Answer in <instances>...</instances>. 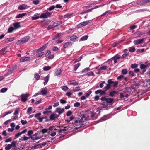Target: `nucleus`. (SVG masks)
<instances>
[{"label": "nucleus", "instance_id": "nucleus-1", "mask_svg": "<svg viewBox=\"0 0 150 150\" xmlns=\"http://www.w3.org/2000/svg\"><path fill=\"white\" fill-rule=\"evenodd\" d=\"M101 101L100 104L103 106L104 108H106L108 105H112L114 103V99L110 97L102 96L100 98Z\"/></svg>", "mask_w": 150, "mask_h": 150}, {"label": "nucleus", "instance_id": "nucleus-2", "mask_svg": "<svg viewBox=\"0 0 150 150\" xmlns=\"http://www.w3.org/2000/svg\"><path fill=\"white\" fill-rule=\"evenodd\" d=\"M30 38L29 36H25L21 39L20 40H18L16 42V44L17 45L21 44H24L26 42H28Z\"/></svg>", "mask_w": 150, "mask_h": 150}, {"label": "nucleus", "instance_id": "nucleus-3", "mask_svg": "<svg viewBox=\"0 0 150 150\" xmlns=\"http://www.w3.org/2000/svg\"><path fill=\"white\" fill-rule=\"evenodd\" d=\"M30 95L28 93L23 94L21 95V100L22 102H26L28 100V98Z\"/></svg>", "mask_w": 150, "mask_h": 150}, {"label": "nucleus", "instance_id": "nucleus-4", "mask_svg": "<svg viewBox=\"0 0 150 150\" xmlns=\"http://www.w3.org/2000/svg\"><path fill=\"white\" fill-rule=\"evenodd\" d=\"M103 90H98L95 91V93L96 94H100L101 95H103L106 93L105 91L108 90L106 89H104V87L103 89Z\"/></svg>", "mask_w": 150, "mask_h": 150}, {"label": "nucleus", "instance_id": "nucleus-5", "mask_svg": "<svg viewBox=\"0 0 150 150\" xmlns=\"http://www.w3.org/2000/svg\"><path fill=\"white\" fill-rule=\"evenodd\" d=\"M90 22V21H88L81 23L76 26V28H79L83 26H86Z\"/></svg>", "mask_w": 150, "mask_h": 150}, {"label": "nucleus", "instance_id": "nucleus-6", "mask_svg": "<svg viewBox=\"0 0 150 150\" xmlns=\"http://www.w3.org/2000/svg\"><path fill=\"white\" fill-rule=\"evenodd\" d=\"M107 82L108 84L104 87V89H106V90H108L111 87L110 85L113 84V83H114V81L111 79L108 80Z\"/></svg>", "mask_w": 150, "mask_h": 150}, {"label": "nucleus", "instance_id": "nucleus-7", "mask_svg": "<svg viewBox=\"0 0 150 150\" xmlns=\"http://www.w3.org/2000/svg\"><path fill=\"white\" fill-rule=\"evenodd\" d=\"M73 43L71 42H66L64 45L63 47L64 48H70L72 46Z\"/></svg>", "mask_w": 150, "mask_h": 150}, {"label": "nucleus", "instance_id": "nucleus-8", "mask_svg": "<svg viewBox=\"0 0 150 150\" xmlns=\"http://www.w3.org/2000/svg\"><path fill=\"white\" fill-rule=\"evenodd\" d=\"M47 45V44H45L42 47L40 48L37 50L36 51V53L40 52L44 50V49L46 48Z\"/></svg>", "mask_w": 150, "mask_h": 150}, {"label": "nucleus", "instance_id": "nucleus-9", "mask_svg": "<svg viewBox=\"0 0 150 150\" xmlns=\"http://www.w3.org/2000/svg\"><path fill=\"white\" fill-rule=\"evenodd\" d=\"M40 93V95H45L47 93V89L46 87H45L44 88H42Z\"/></svg>", "mask_w": 150, "mask_h": 150}, {"label": "nucleus", "instance_id": "nucleus-10", "mask_svg": "<svg viewBox=\"0 0 150 150\" xmlns=\"http://www.w3.org/2000/svg\"><path fill=\"white\" fill-rule=\"evenodd\" d=\"M144 38L137 39L134 40L133 42L135 45H138L142 43L144 41Z\"/></svg>", "mask_w": 150, "mask_h": 150}, {"label": "nucleus", "instance_id": "nucleus-11", "mask_svg": "<svg viewBox=\"0 0 150 150\" xmlns=\"http://www.w3.org/2000/svg\"><path fill=\"white\" fill-rule=\"evenodd\" d=\"M55 111L59 115H60L63 113L64 111V108L61 109L60 107H58L56 108Z\"/></svg>", "mask_w": 150, "mask_h": 150}, {"label": "nucleus", "instance_id": "nucleus-12", "mask_svg": "<svg viewBox=\"0 0 150 150\" xmlns=\"http://www.w3.org/2000/svg\"><path fill=\"white\" fill-rule=\"evenodd\" d=\"M28 8V6L26 4H23L20 5L18 6V9L20 10H23L25 9Z\"/></svg>", "mask_w": 150, "mask_h": 150}, {"label": "nucleus", "instance_id": "nucleus-13", "mask_svg": "<svg viewBox=\"0 0 150 150\" xmlns=\"http://www.w3.org/2000/svg\"><path fill=\"white\" fill-rule=\"evenodd\" d=\"M30 59V58L29 57H23L20 59V62H27V61H29Z\"/></svg>", "mask_w": 150, "mask_h": 150}, {"label": "nucleus", "instance_id": "nucleus-14", "mask_svg": "<svg viewBox=\"0 0 150 150\" xmlns=\"http://www.w3.org/2000/svg\"><path fill=\"white\" fill-rule=\"evenodd\" d=\"M7 47H4L0 50V52L1 55H3L5 54L8 51L6 50Z\"/></svg>", "mask_w": 150, "mask_h": 150}, {"label": "nucleus", "instance_id": "nucleus-15", "mask_svg": "<svg viewBox=\"0 0 150 150\" xmlns=\"http://www.w3.org/2000/svg\"><path fill=\"white\" fill-rule=\"evenodd\" d=\"M13 26L15 29H17L20 28L21 26L20 25V22H16L13 24Z\"/></svg>", "mask_w": 150, "mask_h": 150}, {"label": "nucleus", "instance_id": "nucleus-16", "mask_svg": "<svg viewBox=\"0 0 150 150\" xmlns=\"http://www.w3.org/2000/svg\"><path fill=\"white\" fill-rule=\"evenodd\" d=\"M33 140H37L41 138V137L37 136L35 134L32 135L30 137Z\"/></svg>", "mask_w": 150, "mask_h": 150}, {"label": "nucleus", "instance_id": "nucleus-17", "mask_svg": "<svg viewBox=\"0 0 150 150\" xmlns=\"http://www.w3.org/2000/svg\"><path fill=\"white\" fill-rule=\"evenodd\" d=\"M14 40V37L9 38H6L5 40V42L6 43H8Z\"/></svg>", "mask_w": 150, "mask_h": 150}, {"label": "nucleus", "instance_id": "nucleus-18", "mask_svg": "<svg viewBox=\"0 0 150 150\" xmlns=\"http://www.w3.org/2000/svg\"><path fill=\"white\" fill-rule=\"evenodd\" d=\"M61 70L60 69H58L55 71L54 74L55 76H59L61 75Z\"/></svg>", "mask_w": 150, "mask_h": 150}, {"label": "nucleus", "instance_id": "nucleus-19", "mask_svg": "<svg viewBox=\"0 0 150 150\" xmlns=\"http://www.w3.org/2000/svg\"><path fill=\"white\" fill-rule=\"evenodd\" d=\"M26 15V13H22L21 14H19L16 15V18H20L22 17L25 16Z\"/></svg>", "mask_w": 150, "mask_h": 150}, {"label": "nucleus", "instance_id": "nucleus-20", "mask_svg": "<svg viewBox=\"0 0 150 150\" xmlns=\"http://www.w3.org/2000/svg\"><path fill=\"white\" fill-rule=\"evenodd\" d=\"M78 38L76 35H73L70 38V40L72 41H74L76 40Z\"/></svg>", "mask_w": 150, "mask_h": 150}, {"label": "nucleus", "instance_id": "nucleus-21", "mask_svg": "<svg viewBox=\"0 0 150 150\" xmlns=\"http://www.w3.org/2000/svg\"><path fill=\"white\" fill-rule=\"evenodd\" d=\"M62 23V22L61 21H58L55 22L53 23V24L54 25V27H57Z\"/></svg>", "mask_w": 150, "mask_h": 150}, {"label": "nucleus", "instance_id": "nucleus-22", "mask_svg": "<svg viewBox=\"0 0 150 150\" xmlns=\"http://www.w3.org/2000/svg\"><path fill=\"white\" fill-rule=\"evenodd\" d=\"M88 37V36L87 35H85L82 37L80 39V41H85L87 39Z\"/></svg>", "mask_w": 150, "mask_h": 150}, {"label": "nucleus", "instance_id": "nucleus-23", "mask_svg": "<svg viewBox=\"0 0 150 150\" xmlns=\"http://www.w3.org/2000/svg\"><path fill=\"white\" fill-rule=\"evenodd\" d=\"M49 76H47L44 79V80L45 81V82H44V85L46 84L47 83V82L49 80Z\"/></svg>", "mask_w": 150, "mask_h": 150}, {"label": "nucleus", "instance_id": "nucleus-24", "mask_svg": "<svg viewBox=\"0 0 150 150\" xmlns=\"http://www.w3.org/2000/svg\"><path fill=\"white\" fill-rule=\"evenodd\" d=\"M147 68V67H146V66H145V65L143 64H140V68L141 69H146Z\"/></svg>", "mask_w": 150, "mask_h": 150}, {"label": "nucleus", "instance_id": "nucleus-25", "mask_svg": "<svg viewBox=\"0 0 150 150\" xmlns=\"http://www.w3.org/2000/svg\"><path fill=\"white\" fill-rule=\"evenodd\" d=\"M120 57L119 56H114L113 57V59L115 63H116L117 62V60L120 59Z\"/></svg>", "mask_w": 150, "mask_h": 150}, {"label": "nucleus", "instance_id": "nucleus-26", "mask_svg": "<svg viewBox=\"0 0 150 150\" xmlns=\"http://www.w3.org/2000/svg\"><path fill=\"white\" fill-rule=\"evenodd\" d=\"M17 66L16 65H15L14 67L13 68H12V70H10L8 72V74H10L13 71V70H15L17 68Z\"/></svg>", "mask_w": 150, "mask_h": 150}, {"label": "nucleus", "instance_id": "nucleus-27", "mask_svg": "<svg viewBox=\"0 0 150 150\" xmlns=\"http://www.w3.org/2000/svg\"><path fill=\"white\" fill-rule=\"evenodd\" d=\"M129 51L130 52H133L135 51V48L134 47H132L129 49Z\"/></svg>", "mask_w": 150, "mask_h": 150}, {"label": "nucleus", "instance_id": "nucleus-28", "mask_svg": "<svg viewBox=\"0 0 150 150\" xmlns=\"http://www.w3.org/2000/svg\"><path fill=\"white\" fill-rule=\"evenodd\" d=\"M138 66V64H132L130 66L131 67L132 69L136 68Z\"/></svg>", "mask_w": 150, "mask_h": 150}, {"label": "nucleus", "instance_id": "nucleus-29", "mask_svg": "<svg viewBox=\"0 0 150 150\" xmlns=\"http://www.w3.org/2000/svg\"><path fill=\"white\" fill-rule=\"evenodd\" d=\"M38 53L37 54L36 56L37 57H40L42 56L44 54V52H41Z\"/></svg>", "mask_w": 150, "mask_h": 150}, {"label": "nucleus", "instance_id": "nucleus-30", "mask_svg": "<svg viewBox=\"0 0 150 150\" xmlns=\"http://www.w3.org/2000/svg\"><path fill=\"white\" fill-rule=\"evenodd\" d=\"M40 18H47L46 14L45 13H42L40 16Z\"/></svg>", "mask_w": 150, "mask_h": 150}, {"label": "nucleus", "instance_id": "nucleus-31", "mask_svg": "<svg viewBox=\"0 0 150 150\" xmlns=\"http://www.w3.org/2000/svg\"><path fill=\"white\" fill-rule=\"evenodd\" d=\"M51 67L49 66H47L44 67L43 68V69L44 71H47L51 69Z\"/></svg>", "mask_w": 150, "mask_h": 150}, {"label": "nucleus", "instance_id": "nucleus-32", "mask_svg": "<svg viewBox=\"0 0 150 150\" xmlns=\"http://www.w3.org/2000/svg\"><path fill=\"white\" fill-rule=\"evenodd\" d=\"M33 131L32 130H30L28 132L27 135L30 136L29 138H30L31 137L32 134L33 133Z\"/></svg>", "mask_w": 150, "mask_h": 150}, {"label": "nucleus", "instance_id": "nucleus-33", "mask_svg": "<svg viewBox=\"0 0 150 150\" xmlns=\"http://www.w3.org/2000/svg\"><path fill=\"white\" fill-rule=\"evenodd\" d=\"M50 119L51 120H54L55 118V115H54V114H52L50 116Z\"/></svg>", "mask_w": 150, "mask_h": 150}, {"label": "nucleus", "instance_id": "nucleus-34", "mask_svg": "<svg viewBox=\"0 0 150 150\" xmlns=\"http://www.w3.org/2000/svg\"><path fill=\"white\" fill-rule=\"evenodd\" d=\"M34 77L36 79L38 80L40 79V76L38 73H36L34 75Z\"/></svg>", "mask_w": 150, "mask_h": 150}, {"label": "nucleus", "instance_id": "nucleus-35", "mask_svg": "<svg viewBox=\"0 0 150 150\" xmlns=\"http://www.w3.org/2000/svg\"><path fill=\"white\" fill-rule=\"evenodd\" d=\"M80 63H78L77 64H75L74 65V70L75 71H76L77 70L78 68L80 66Z\"/></svg>", "mask_w": 150, "mask_h": 150}, {"label": "nucleus", "instance_id": "nucleus-36", "mask_svg": "<svg viewBox=\"0 0 150 150\" xmlns=\"http://www.w3.org/2000/svg\"><path fill=\"white\" fill-rule=\"evenodd\" d=\"M61 89L64 91H66L69 88L68 87L65 86H63L61 87Z\"/></svg>", "mask_w": 150, "mask_h": 150}, {"label": "nucleus", "instance_id": "nucleus-37", "mask_svg": "<svg viewBox=\"0 0 150 150\" xmlns=\"http://www.w3.org/2000/svg\"><path fill=\"white\" fill-rule=\"evenodd\" d=\"M90 70V69L89 68H86L83 69L82 71V72L83 73H84L88 71H89Z\"/></svg>", "mask_w": 150, "mask_h": 150}, {"label": "nucleus", "instance_id": "nucleus-38", "mask_svg": "<svg viewBox=\"0 0 150 150\" xmlns=\"http://www.w3.org/2000/svg\"><path fill=\"white\" fill-rule=\"evenodd\" d=\"M84 122L83 121L80 120H77L75 121L74 123L76 124H80L81 123H83Z\"/></svg>", "mask_w": 150, "mask_h": 150}, {"label": "nucleus", "instance_id": "nucleus-39", "mask_svg": "<svg viewBox=\"0 0 150 150\" xmlns=\"http://www.w3.org/2000/svg\"><path fill=\"white\" fill-rule=\"evenodd\" d=\"M141 2L143 4H145L150 2V0H142Z\"/></svg>", "mask_w": 150, "mask_h": 150}, {"label": "nucleus", "instance_id": "nucleus-40", "mask_svg": "<svg viewBox=\"0 0 150 150\" xmlns=\"http://www.w3.org/2000/svg\"><path fill=\"white\" fill-rule=\"evenodd\" d=\"M127 73V69H123L122 70V73L123 74H126Z\"/></svg>", "mask_w": 150, "mask_h": 150}, {"label": "nucleus", "instance_id": "nucleus-41", "mask_svg": "<svg viewBox=\"0 0 150 150\" xmlns=\"http://www.w3.org/2000/svg\"><path fill=\"white\" fill-rule=\"evenodd\" d=\"M7 90V88H3L0 90V92L2 93H4Z\"/></svg>", "mask_w": 150, "mask_h": 150}, {"label": "nucleus", "instance_id": "nucleus-42", "mask_svg": "<svg viewBox=\"0 0 150 150\" xmlns=\"http://www.w3.org/2000/svg\"><path fill=\"white\" fill-rule=\"evenodd\" d=\"M51 53V52L50 50H47L46 51V53L45 54V57H47Z\"/></svg>", "mask_w": 150, "mask_h": 150}, {"label": "nucleus", "instance_id": "nucleus-43", "mask_svg": "<svg viewBox=\"0 0 150 150\" xmlns=\"http://www.w3.org/2000/svg\"><path fill=\"white\" fill-rule=\"evenodd\" d=\"M11 148V146L10 144H8L7 146L5 147L6 150H9Z\"/></svg>", "mask_w": 150, "mask_h": 150}, {"label": "nucleus", "instance_id": "nucleus-44", "mask_svg": "<svg viewBox=\"0 0 150 150\" xmlns=\"http://www.w3.org/2000/svg\"><path fill=\"white\" fill-rule=\"evenodd\" d=\"M14 30V28L13 27H11L9 28L8 29V33L12 32Z\"/></svg>", "mask_w": 150, "mask_h": 150}, {"label": "nucleus", "instance_id": "nucleus-45", "mask_svg": "<svg viewBox=\"0 0 150 150\" xmlns=\"http://www.w3.org/2000/svg\"><path fill=\"white\" fill-rule=\"evenodd\" d=\"M72 114V112L71 111H69L67 112L66 115L67 116H70Z\"/></svg>", "mask_w": 150, "mask_h": 150}, {"label": "nucleus", "instance_id": "nucleus-46", "mask_svg": "<svg viewBox=\"0 0 150 150\" xmlns=\"http://www.w3.org/2000/svg\"><path fill=\"white\" fill-rule=\"evenodd\" d=\"M53 129L56 130H57L56 129H54V127L53 126L50 127H49L48 129L49 130V132H50L51 131H52L53 130Z\"/></svg>", "mask_w": 150, "mask_h": 150}, {"label": "nucleus", "instance_id": "nucleus-47", "mask_svg": "<svg viewBox=\"0 0 150 150\" xmlns=\"http://www.w3.org/2000/svg\"><path fill=\"white\" fill-rule=\"evenodd\" d=\"M86 75L88 76H92L94 75V73L92 71H90L88 72L86 74Z\"/></svg>", "mask_w": 150, "mask_h": 150}, {"label": "nucleus", "instance_id": "nucleus-48", "mask_svg": "<svg viewBox=\"0 0 150 150\" xmlns=\"http://www.w3.org/2000/svg\"><path fill=\"white\" fill-rule=\"evenodd\" d=\"M16 142L14 141L12 142L11 143V144H11V147H16Z\"/></svg>", "mask_w": 150, "mask_h": 150}, {"label": "nucleus", "instance_id": "nucleus-49", "mask_svg": "<svg viewBox=\"0 0 150 150\" xmlns=\"http://www.w3.org/2000/svg\"><path fill=\"white\" fill-rule=\"evenodd\" d=\"M80 105V103L79 102H76L74 103V106L75 107H78Z\"/></svg>", "mask_w": 150, "mask_h": 150}, {"label": "nucleus", "instance_id": "nucleus-50", "mask_svg": "<svg viewBox=\"0 0 150 150\" xmlns=\"http://www.w3.org/2000/svg\"><path fill=\"white\" fill-rule=\"evenodd\" d=\"M55 7L53 5L50 7L48 8V10L49 11H52L54 9Z\"/></svg>", "mask_w": 150, "mask_h": 150}, {"label": "nucleus", "instance_id": "nucleus-51", "mask_svg": "<svg viewBox=\"0 0 150 150\" xmlns=\"http://www.w3.org/2000/svg\"><path fill=\"white\" fill-rule=\"evenodd\" d=\"M122 42V41H120V42H114L112 44V45L113 47H115L117 45V44H118V43H119L120 42Z\"/></svg>", "mask_w": 150, "mask_h": 150}, {"label": "nucleus", "instance_id": "nucleus-52", "mask_svg": "<svg viewBox=\"0 0 150 150\" xmlns=\"http://www.w3.org/2000/svg\"><path fill=\"white\" fill-rule=\"evenodd\" d=\"M39 0H36L33 1V2L34 4L37 5L39 3Z\"/></svg>", "mask_w": 150, "mask_h": 150}, {"label": "nucleus", "instance_id": "nucleus-53", "mask_svg": "<svg viewBox=\"0 0 150 150\" xmlns=\"http://www.w3.org/2000/svg\"><path fill=\"white\" fill-rule=\"evenodd\" d=\"M107 66H102L100 68V70H105L107 68Z\"/></svg>", "mask_w": 150, "mask_h": 150}, {"label": "nucleus", "instance_id": "nucleus-54", "mask_svg": "<svg viewBox=\"0 0 150 150\" xmlns=\"http://www.w3.org/2000/svg\"><path fill=\"white\" fill-rule=\"evenodd\" d=\"M32 110V108L31 107H29L27 110V112L28 114L30 113V112Z\"/></svg>", "mask_w": 150, "mask_h": 150}, {"label": "nucleus", "instance_id": "nucleus-55", "mask_svg": "<svg viewBox=\"0 0 150 150\" xmlns=\"http://www.w3.org/2000/svg\"><path fill=\"white\" fill-rule=\"evenodd\" d=\"M12 111H8V112H6L4 114V115L3 116V117H4L6 115H7L8 114L11 113H12Z\"/></svg>", "mask_w": 150, "mask_h": 150}, {"label": "nucleus", "instance_id": "nucleus-56", "mask_svg": "<svg viewBox=\"0 0 150 150\" xmlns=\"http://www.w3.org/2000/svg\"><path fill=\"white\" fill-rule=\"evenodd\" d=\"M129 74L132 76H133L134 75V72L130 71L129 72Z\"/></svg>", "mask_w": 150, "mask_h": 150}, {"label": "nucleus", "instance_id": "nucleus-57", "mask_svg": "<svg viewBox=\"0 0 150 150\" xmlns=\"http://www.w3.org/2000/svg\"><path fill=\"white\" fill-rule=\"evenodd\" d=\"M48 130V129H46L44 128V129H43L41 130V132H42V133L44 134L45 133H46L47 132Z\"/></svg>", "mask_w": 150, "mask_h": 150}, {"label": "nucleus", "instance_id": "nucleus-58", "mask_svg": "<svg viewBox=\"0 0 150 150\" xmlns=\"http://www.w3.org/2000/svg\"><path fill=\"white\" fill-rule=\"evenodd\" d=\"M105 83V81H103L101 83H100L99 85V87L102 88L103 87L104 85L103 84Z\"/></svg>", "mask_w": 150, "mask_h": 150}, {"label": "nucleus", "instance_id": "nucleus-59", "mask_svg": "<svg viewBox=\"0 0 150 150\" xmlns=\"http://www.w3.org/2000/svg\"><path fill=\"white\" fill-rule=\"evenodd\" d=\"M47 143V142H43L41 144H39L38 145H37V146H44Z\"/></svg>", "mask_w": 150, "mask_h": 150}, {"label": "nucleus", "instance_id": "nucleus-60", "mask_svg": "<svg viewBox=\"0 0 150 150\" xmlns=\"http://www.w3.org/2000/svg\"><path fill=\"white\" fill-rule=\"evenodd\" d=\"M129 56L128 53L122 55L121 58H122L123 59V58L126 57L127 56Z\"/></svg>", "mask_w": 150, "mask_h": 150}, {"label": "nucleus", "instance_id": "nucleus-61", "mask_svg": "<svg viewBox=\"0 0 150 150\" xmlns=\"http://www.w3.org/2000/svg\"><path fill=\"white\" fill-rule=\"evenodd\" d=\"M54 54H50L48 56V58L49 59H52L54 57Z\"/></svg>", "mask_w": 150, "mask_h": 150}, {"label": "nucleus", "instance_id": "nucleus-62", "mask_svg": "<svg viewBox=\"0 0 150 150\" xmlns=\"http://www.w3.org/2000/svg\"><path fill=\"white\" fill-rule=\"evenodd\" d=\"M71 15H69V14H66L64 16V18H69L70 17Z\"/></svg>", "mask_w": 150, "mask_h": 150}, {"label": "nucleus", "instance_id": "nucleus-63", "mask_svg": "<svg viewBox=\"0 0 150 150\" xmlns=\"http://www.w3.org/2000/svg\"><path fill=\"white\" fill-rule=\"evenodd\" d=\"M54 27V25L53 24L52 25H49L47 28V30H50Z\"/></svg>", "mask_w": 150, "mask_h": 150}, {"label": "nucleus", "instance_id": "nucleus-64", "mask_svg": "<svg viewBox=\"0 0 150 150\" xmlns=\"http://www.w3.org/2000/svg\"><path fill=\"white\" fill-rule=\"evenodd\" d=\"M21 122L23 125H25L27 123V122L26 120H22L21 121Z\"/></svg>", "mask_w": 150, "mask_h": 150}]
</instances>
